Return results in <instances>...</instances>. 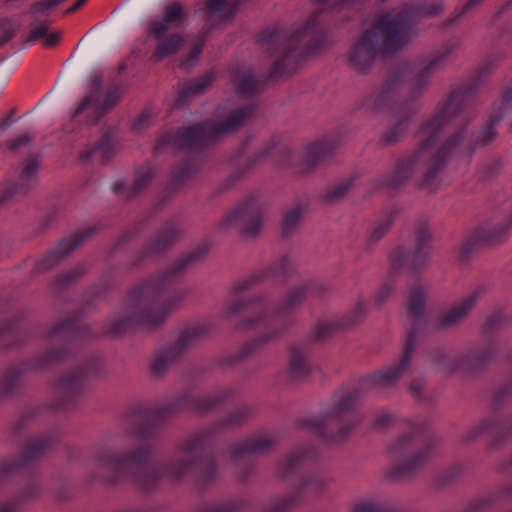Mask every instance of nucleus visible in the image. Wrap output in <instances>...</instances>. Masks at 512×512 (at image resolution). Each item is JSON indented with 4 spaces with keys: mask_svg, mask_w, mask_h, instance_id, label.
Masks as SVG:
<instances>
[{
    "mask_svg": "<svg viewBox=\"0 0 512 512\" xmlns=\"http://www.w3.org/2000/svg\"><path fill=\"white\" fill-rule=\"evenodd\" d=\"M17 26L11 21H2V44L16 33Z\"/></svg>",
    "mask_w": 512,
    "mask_h": 512,
    "instance_id": "7",
    "label": "nucleus"
},
{
    "mask_svg": "<svg viewBox=\"0 0 512 512\" xmlns=\"http://www.w3.org/2000/svg\"><path fill=\"white\" fill-rule=\"evenodd\" d=\"M494 137L495 133L491 129H488L487 131H485V137L481 140V143H489Z\"/></svg>",
    "mask_w": 512,
    "mask_h": 512,
    "instance_id": "13",
    "label": "nucleus"
},
{
    "mask_svg": "<svg viewBox=\"0 0 512 512\" xmlns=\"http://www.w3.org/2000/svg\"><path fill=\"white\" fill-rule=\"evenodd\" d=\"M224 0H209V7L212 10L218 9L222 4Z\"/></svg>",
    "mask_w": 512,
    "mask_h": 512,
    "instance_id": "15",
    "label": "nucleus"
},
{
    "mask_svg": "<svg viewBox=\"0 0 512 512\" xmlns=\"http://www.w3.org/2000/svg\"><path fill=\"white\" fill-rule=\"evenodd\" d=\"M391 291H392V290H391V288L386 287V288H383V289L380 291L379 295H380V296H381V295H384V296L386 297V296H388V295H390V294H391Z\"/></svg>",
    "mask_w": 512,
    "mask_h": 512,
    "instance_id": "18",
    "label": "nucleus"
},
{
    "mask_svg": "<svg viewBox=\"0 0 512 512\" xmlns=\"http://www.w3.org/2000/svg\"><path fill=\"white\" fill-rule=\"evenodd\" d=\"M400 22L391 16L384 18L374 29L367 31L352 47L350 60L356 65L373 58L380 39L390 42L399 32Z\"/></svg>",
    "mask_w": 512,
    "mask_h": 512,
    "instance_id": "1",
    "label": "nucleus"
},
{
    "mask_svg": "<svg viewBox=\"0 0 512 512\" xmlns=\"http://www.w3.org/2000/svg\"><path fill=\"white\" fill-rule=\"evenodd\" d=\"M424 302V296L421 292H417L410 296L409 309L411 311H417Z\"/></svg>",
    "mask_w": 512,
    "mask_h": 512,
    "instance_id": "9",
    "label": "nucleus"
},
{
    "mask_svg": "<svg viewBox=\"0 0 512 512\" xmlns=\"http://www.w3.org/2000/svg\"><path fill=\"white\" fill-rule=\"evenodd\" d=\"M242 121V116L235 115L228 122L227 126L224 128L225 131L232 130L237 127Z\"/></svg>",
    "mask_w": 512,
    "mask_h": 512,
    "instance_id": "11",
    "label": "nucleus"
},
{
    "mask_svg": "<svg viewBox=\"0 0 512 512\" xmlns=\"http://www.w3.org/2000/svg\"><path fill=\"white\" fill-rule=\"evenodd\" d=\"M87 0H79L75 6H73L70 11H75L76 9H78L79 7H81Z\"/></svg>",
    "mask_w": 512,
    "mask_h": 512,
    "instance_id": "19",
    "label": "nucleus"
},
{
    "mask_svg": "<svg viewBox=\"0 0 512 512\" xmlns=\"http://www.w3.org/2000/svg\"><path fill=\"white\" fill-rule=\"evenodd\" d=\"M61 32L56 30H49L47 34H30L28 43L40 42L45 47H52L58 43L61 38Z\"/></svg>",
    "mask_w": 512,
    "mask_h": 512,
    "instance_id": "4",
    "label": "nucleus"
},
{
    "mask_svg": "<svg viewBox=\"0 0 512 512\" xmlns=\"http://www.w3.org/2000/svg\"><path fill=\"white\" fill-rule=\"evenodd\" d=\"M301 362L304 363V359L303 358H298L297 356H294L293 359L291 360V366L292 368L296 371L298 370V368L300 367L301 365Z\"/></svg>",
    "mask_w": 512,
    "mask_h": 512,
    "instance_id": "14",
    "label": "nucleus"
},
{
    "mask_svg": "<svg viewBox=\"0 0 512 512\" xmlns=\"http://www.w3.org/2000/svg\"><path fill=\"white\" fill-rule=\"evenodd\" d=\"M170 308H167L161 302H151L149 300H145L134 315V320L139 324L143 325L146 328H153L158 324L162 323L169 312Z\"/></svg>",
    "mask_w": 512,
    "mask_h": 512,
    "instance_id": "2",
    "label": "nucleus"
},
{
    "mask_svg": "<svg viewBox=\"0 0 512 512\" xmlns=\"http://www.w3.org/2000/svg\"><path fill=\"white\" fill-rule=\"evenodd\" d=\"M37 165L36 164H33L31 167L30 166H27L26 167V172L27 174H31L33 170H36L37 169Z\"/></svg>",
    "mask_w": 512,
    "mask_h": 512,
    "instance_id": "20",
    "label": "nucleus"
},
{
    "mask_svg": "<svg viewBox=\"0 0 512 512\" xmlns=\"http://www.w3.org/2000/svg\"><path fill=\"white\" fill-rule=\"evenodd\" d=\"M182 40L177 36H172L168 39L163 40L157 50L158 56L160 58L165 57L173 52H175L180 46Z\"/></svg>",
    "mask_w": 512,
    "mask_h": 512,
    "instance_id": "5",
    "label": "nucleus"
},
{
    "mask_svg": "<svg viewBox=\"0 0 512 512\" xmlns=\"http://www.w3.org/2000/svg\"><path fill=\"white\" fill-rule=\"evenodd\" d=\"M182 17V7L177 4H171L167 7L165 16L161 20H154L151 22V32L155 34L157 37L162 36V34L168 30V28L177 20Z\"/></svg>",
    "mask_w": 512,
    "mask_h": 512,
    "instance_id": "3",
    "label": "nucleus"
},
{
    "mask_svg": "<svg viewBox=\"0 0 512 512\" xmlns=\"http://www.w3.org/2000/svg\"><path fill=\"white\" fill-rule=\"evenodd\" d=\"M17 67H18V63H13V64L8 68L9 73H10V74H12V73L16 70V68H17Z\"/></svg>",
    "mask_w": 512,
    "mask_h": 512,
    "instance_id": "21",
    "label": "nucleus"
},
{
    "mask_svg": "<svg viewBox=\"0 0 512 512\" xmlns=\"http://www.w3.org/2000/svg\"><path fill=\"white\" fill-rule=\"evenodd\" d=\"M300 219V213L296 210L288 212L283 220L284 229L288 230L291 227L295 226Z\"/></svg>",
    "mask_w": 512,
    "mask_h": 512,
    "instance_id": "8",
    "label": "nucleus"
},
{
    "mask_svg": "<svg viewBox=\"0 0 512 512\" xmlns=\"http://www.w3.org/2000/svg\"><path fill=\"white\" fill-rule=\"evenodd\" d=\"M259 226H260V225H259V223H257V224H256V226H255V227H253V228H249V227H247V228L245 229L246 234H248V235H254V234H256V232H257V231H258V229H259Z\"/></svg>",
    "mask_w": 512,
    "mask_h": 512,
    "instance_id": "17",
    "label": "nucleus"
},
{
    "mask_svg": "<svg viewBox=\"0 0 512 512\" xmlns=\"http://www.w3.org/2000/svg\"><path fill=\"white\" fill-rule=\"evenodd\" d=\"M469 307H463V306H460V307H456L453 309V311L451 312V315L448 319V321H454L458 318H460L461 316H463L466 311L468 310Z\"/></svg>",
    "mask_w": 512,
    "mask_h": 512,
    "instance_id": "10",
    "label": "nucleus"
},
{
    "mask_svg": "<svg viewBox=\"0 0 512 512\" xmlns=\"http://www.w3.org/2000/svg\"><path fill=\"white\" fill-rule=\"evenodd\" d=\"M356 512H372V506L368 504L360 505L357 507Z\"/></svg>",
    "mask_w": 512,
    "mask_h": 512,
    "instance_id": "16",
    "label": "nucleus"
},
{
    "mask_svg": "<svg viewBox=\"0 0 512 512\" xmlns=\"http://www.w3.org/2000/svg\"><path fill=\"white\" fill-rule=\"evenodd\" d=\"M407 367V361L404 360L400 363L399 366L397 367H392V368H389L383 375V379L387 382H390V381H394L396 380L398 377H400L405 368Z\"/></svg>",
    "mask_w": 512,
    "mask_h": 512,
    "instance_id": "6",
    "label": "nucleus"
},
{
    "mask_svg": "<svg viewBox=\"0 0 512 512\" xmlns=\"http://www.w3.org/2000/svg\"><path fill=\"white\" fill-rule=\"evenodd\" d=\"M49 30L50 29L46 25L40 24V25L34 27L31 30L30 34H47L49 32Z\"/></svg>",
    "mask_w": 512,
    "mask_h": 512,
    "instance_id": "12",
    "label": "nucleus"
}]
</instances>
